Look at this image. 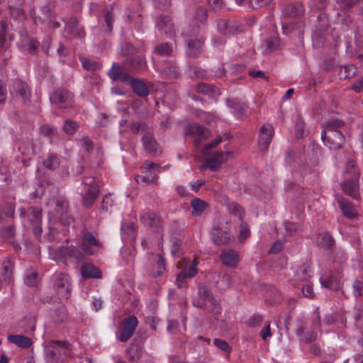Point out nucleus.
Returning a JSON list of instances; mask_svg holds the SVG:
<instances>
[{
    "label": "nucleus",
    "mask_w": 363,
    "mask_h": 363,
    "mask_svg": "<svg viewBox=\"0 0 363 363\" xmlns=\"http://www.w3.org/2000/svg\"><path fill=\"white\" fill-rule=\"evenodd\" d=\"M222 264L228 268L237 267L240 262L239 253L232 249H224L219 255Z\"/></svg>",
    "instance_id": "dca6fc26"
},
{
    "label": "nucleus",
    "mask_w": 363,
    "mask_h": 363,
    "mask_svg": "<svg viewBox=\"0 0 363 363\" xmlns=\"http://www.w3.org/2000/svg\"><path fill=\"white\" fill-rule=\"evenodd\" d=\"M204 40L203 38L189 40L187 43V55L191 57L199 55L201 52Z\"/></svg>",
    "instance_id": "cd10ccee"
},
{
    "label": "nucleus",
    "mask_w": 363,
    "mask_h": 363,
    "mask_svg": "<svg viewBox=\"0 0 363 363\" xmlns=\"http://www.w3.org/2000/svg\"><path fill=\"white\" fill-rule=\"evenodd\" d=\"M156 26L166 35L172 34L174 30L172 20L169 16H160L156 20Z\"/></svg>",
    "instance_id": "b1692460"
},
{
    "label": "nucleus",
    "mask_w": 363,
    "mask_h": 363,
    "mask_svg": "<svg viewBox=\"0 0 363 363\" xmlns=\"http://www.w3.org/2000/svg\"><path fill=\"white\" fill-rule=\"evenodd\" d=\"M304 13L303 6L300 2H295L289 4L283 8L282 15L284 17H300Z\"/></svg>",
    "instance_id": "412c9836"
},
{
    "label": "nucleus",
    "mask_w": 363,
    "mask_h": 363,
    "mask_svg": "<svg viewBox=\"0 0 363 363\" xmlns=\"http://www.w3.org/2000/svg\"><path fill=\"white\" fill-rule=\"evenodd\" d=\"M123 67L128 72L139 74L147 70V65L144 56L138 55L123 61Z\"/></svg>",
    "instance_id": "423d86ee"
},
{
    "label": "nucleus",
    "mask_w": 363,
    "mask_h": 363,
    "mask_svg": "<svg viewBox=\"0 0 363 363\" xmlns=\"http://www.w3.org/2000/svg\"><path fill=\"white\" fill-rule=\"evenodd\" d=\"M317 245L325 250H331L335 245L333 237L328 233H319L316 238Z\"/></svg>",
    "instance_id": "c85d7f7f"
},
{
    "label": "nucleus",
    "mask_w": 363,
    "mask_h": 363,
    "mask_svg": "<svg viewBox=\"0 0 363 363\" xmlns=\"http://www.w3.org/2000/svg\"><path fill=\"white\" fill-rule=\"evenodd\" d=\"M50 101L60 108H66L72 106L73 96L65 89H57L50 94Z\"/></svg>",
    "instance_id": "39448f33"
},
{
    "label": "nucleus",
    "mask_w": 363,
    "mask_h": 363,
    "mask_svg": "<svg viewBox=\"0 0 363 363\" xmlns=\"http://www.w3.org/2000/svg\"><path fill=\"white\" fill-rule=\"evenodd\" d=\"M25 284L30 287L35 286L38 282V274L37 272H31L28 274L24 279Z\"/></svg>",
    "instance_id": "13d9d810"
},
{
    "label": "nucleus",
    "mask_w": 363,
    "mask_h": 363,
    "mask_svg": "<svg viewBox=\"0 0 363 363\" xmlns=\"http://www.w3.org/2000/svg\"><path fill=\"white\" fill-rule=\"evenodd\" d=\"M199 296L202 302L206 301L213 296L211 291L206 286L203 284L199 286Z\"/></svg>",
    "instance_id": "052dcab7"
},
{
    "label": "nucleus",
    "mask_w": 363,
    "mask_h": 363,
    "mask_svg": "<svg viewBox=\"0 0 363 363\" xmlns=\"http://www.w3.org/2000/svg\"><path fill=\"white\" fill-rule=\"evenodd\" d=\"M184 135H197L201 138H207L210 135V132L208 130V128H206L205 126L200 125L199 123H190L186 126V128L184 130Z\"/></svg>",
    "instance_id": "5701e85b"
},
{
    "label": "nucleus",
    "mask_w": 363,
    "mask_h": 363,
    "mask_svg": "<svg viewBox=\"0 0 363 363\" xmlns=\"http://www.w3.org/2000/svg\"><path fill=\"white\" fill-rule=\"evenodd\" d=\"M211 239L216 245H228L235 240L234 236L231 235L230 229L228 226L220 225H216L212 228Z\"/></svg>",
    "instance_id": "20e7f679"
},
{
    "label": "nucleus",
    "mask_w": 363,
    "mask_h": 363,
    "mask_svg": "<svg viewBox=\"0 0 363 363\" xmlns=\"http://www.w3.org/2000/svg\"><path fill=\"white\" fill-rule=\"evenodd\" d=\"M88 186L85 194L82 196V205L86 208L91 207L99 194V186L93 179L84 182Z\"/></svg>",
    "instance_id": "1a4fd4ad"
},
{
    "label": "nucleus",
    "mask_w": 363,
    "mask_h": 363,
    "mask_svg": "<svg viewBox=\"0 0 363 363\" xmlns=\"http://www.w3.org/2000/svg\"><path fill=\"white\" fill-rule=\"evenodd\" d=\"M139 218L143 224L150 226L155 232L160 233L163 231L162 219L155 213L143 212L140 215Z\"/></svg>",
    "instance_id": "9b49d317"
},
{
    "label": "nucleus",
    "mask_w": 363,
    "mask_h": 363,
    "mask_svg": "<svg viewBox=\"0 0 363 363\" xmlns=\"http://www.w3.org/2000/svg\"><path fill=\"white\" fill-rule=\"evenodd\" d=\"M64 34L67 38H83L85 36V31L83 27L79 26V21L75 17H72L67 21Z\"/></svg>",
    "instance_id": "f8f14e48"
},
{
    "label": "nucleus",
    "mask_w": 363,
    "mask_h": 363,
    "mask_svg": "<svg viewBox=\"0 0 363 363\" xmlns=\"http://www.w3.org/2000/svg\"><path fill=\"white\" fill-rule=\"evenodd\" d=\"M213 344L216 347H217L220 350L227 352L228 354H229L232 350L231 347L225 340H220L218 338H216L213 340Z\"/></svg>",
    "instance_id": "e2e57ef3"
},
{
    "label": "nucleus",
    "mask_w": 363,
    "mask_h": 363,
    "mask_svg": "<svg viewBox=\"0 0 363 363\" xmlns=\"http://www.w3.org/2000/svg\"><path fill=\"white\" fill-rule=\"evenodd\" d=\"M40 133L45 136L48 137L52 141L54 139L58 138V133L55 128L44 124L40 128Z\"/></svg>",
    "instance_id": "c03bdc74"
},
{
    "label": "nucleus",
    "mask_w": 363,
    "mask_h": 363,
    "mask_svg": "<svg viewBox=\"0 0 363 363\" xmlns=\"http://www.w3.org/2000/svg\"><path fill=\"white\" fill-rule=\"evenodd\" d=\"M13 266L9 258H6L2 263L1 279L3 281L9 284L13 276Z\"/></svg>",
    "instance_id": "473e14b6"
},
{
    "label": "nucleus",
    "mask_w": 363,
    "mask_h": 363,
    "mask_svg": "<svg viewBox=\"0 0 363 363\" xmlns=\"http://www.w3.org/2000/svg\"><path fill=\"white\" fill-rule=\"evenodd\" d=\"M345 125V122L342 120L337 118H331L325 121L323 124V130H325L326 133H333V131H338L337 129L342 127Z\"/></svg>",
    "instance_id": "e433bc0d"
},
{
    "label": "nucleus",
    "mask_w": 363,
    "mask_h": 363,
    "mask_svg": "<svg viewBox=\"0 0 363 363\" xmlns=\"http://www.w3.org/2000/svg\"><path fill=\"white\" fill-rule=\"evenodd\" d=\"M321 139L323 143L332 150H339L344 143V136L340 131H333L328 134L325 130L321 132Z\"/></svg>",
    "instance_id": "9d476101"
},
{
    "label": "nucleus",
    "mask_w": 363,
    "mask_h": 363,
    "mask_svg": "<svg viewBox=\"0 0 363 363\" xmlns=\"http://www.w3.org/2000/svg\"><path fill=\"white\" fill-rule=\"evenodd\" d=\"M7 339L9 342L24 349H27L33 345V341L30 337L22 335H9Z\"/></svg>",
    "instance_id": "7c9ffc66"
},
{
    "label": "nucleus",
    "mask_w": 363,
    "mask_h": 363,
    "mask_svg": "<svg viewBox=\"0 0 363 363\" xmlns=\"http://www.w3.org/2000/svg\"><path fill=\"white\" fill-rule=\"evenodd\" d=\"M79 127V125L77 122L71 119H67L65 122L63 130L68 135H73Z\"/></svg>",
    "instance_id": "5fc2aeb1"
},
{
    "label": "nucleus",
    "mask_w": 363,
    "mask_h": 363,
    "mask_svg": "<svg viewBox=\"0 0 363 363\" xmlns=\"http://www.w3.org/2000/svg\"><path fill=\"white\" fill-rule=\"evenodd\" d=\"M138 320L135 315H130L124 319L122 322L119 340L121 342H127L133 335L137 326Z\"/></svg>",
    "instance_id": "0eeeda50"
},
{
    "label": "nucleus",
    "mask_w": 363,
    "mask_h": 363,
    "mask_svg": "<svg viewBox=\"0 0 363 363\" xmlns=\"http://www.w3.org/2000/svg\"><path fill=\"white\" fill-rule=\"evenodd\" d=\"M353 294L355 297L363 296V282L359 280H355L353 283Z\"/></svg>",
    "instance_id": "774afa93"
},
{
    "label": "nucleus",
    "mask_w": 363,
    "mask_h": 363,
    "mask_svg": "<svg viewBox=\"0 0 363 363\" xmlns=\"http://www.w3.org/2000/svg\"><path fill=\"white\" fill-rule=\"evenodd\" d=\"M60 158L55 155H51L48 159L43 161V166L50 170L56 169L60 166Z\"/></svg>",
    "instance_id": "a18cd8bd"
},
{
    "label": "nucleus",
    "mask_w": 363,
    "mask_h": 363,
    "mask_svg": "<svg viewBox=\"0 0 363 363\" xmlns=\"http://www.w3.org/2000/svg\"><path fill=\"white\" fill-rule=\"evenodd\" d=\"M79 60L83 67L89 71H96L101 67V65L99 62L84 56H79Z\"/></svg>",
    "instance_id": "a19ab883"
},
{
    "label": "nucleus",
    "mask_w": 363,
    "mask_h": 363,
    "mask_svg": "<svg viewBox=\"0 0 363 363\" xmlns=\"http://www.w3.org/2000/svg\"><path fill=\"white\" fill-rule=\"evenodd\" d=\"M131 87L133 92L140 98H145L150 94V87H153L154 84L152 82H145L144 79L131 77L128 82Z\"/></svg>",
    "instance_id": "6e6552de"
},
{
    "label": "nucleus",
    "mask_w": 363,
    "mask_h": 363,
    "mask_svg": "<svg viewBox=\"0 0 363 363\" xmlns=\"http://www.w3.org/2000/svg\"><path fill=\"white\" fill-rule=\"evenodd\" d=\"M190 204L192 208L191 214L195 216H200L207 206L206 201L199 198L192 199Z\"/></svg>",
    "instance_id": "58836bf2"
},
{
    "label": "nucleus",
    "mask_w": 363,
    "mask_h": 363,
    "mask_svg": "<svg viewBox=\"0 0 363 363\" xmlns=\"http://www.w3.org/2000/svg\"><path fill=\"white\" fill-rule=\"evenodd\" d=\"M357 73V67L354 65H345L340 67L338 73L340 79H347L353 77Z\"/></svg>",
    "instance_id": "37998d69"
},
{
    "label": "nucleus",
    "mask_w": 363,
    "mask_h": 363,
    "mask_svg": "<svg viewBox=\"0 0 363 363\" xmlns=\"http://www.w3.org/2000/svg\"><path fill=\"white\" fill-rule=\"evenodd\" d=\"M142 143L145 151L152 156L162 152V149L152 133L145 132L142 137Z\"/></svg>",
    "instance_id": "4468645a"
},
{
    "label": "nucleus",
    "mask_w": 363,
    "mask_h": 363,
    "mask_svg": "<svg viewBox=\"0 0 363 363\" xmlns=\"http://www.w3.org/2000/svg\"><path fill=\"white\" fill-rule=\"evenodd\" d=\"M193 305L197 308H203L208 312L213 313L215 315L220 313L221 307L213 296L206 300L204 302L199 301H194Z\"/></svg>",
    "instance_id": "6ab92c4d"
},
{
    "label": "nucleus",
    "mask_w": 363,
    "mask_h": 363,
    "mask_svg": "<svg viewBox=\"0 0 363 363\" xmlns=\"http://www.w3.org/2000/svg\"><path fill=\"white\" fill-rule=\"evenodd\" d=\"M274 135V128L271 124H264L259 130L258 145L262 152H265L272 141Z\"/></svg>",
    "instance_id": "2eb2a0df"
},
{
    "label": "nucleus",
    "mask_w": 363,
    "mask_h": 363,
    "mask_svg": "<svg viewBox=\"0 0 363 363\" xmlns=\"http://www.w3.org/2000/svg\"><path fill=\"white\" fill-rule=\"evenodd\" d=\"M104 16V21L106 23V25L108 28V32L111 33L113 30V18H114V13H113V7L106 8L103 11Z\"/></svg>",
    "instance_id": "49530a36"
},
{
    "label": "nucleus",
    "mask_w": 363,
    "mask_h": 363,
    "mask_svg": "<svg viewBox=\"0 0 363 363\" xmlns=\"http://www.w3.org/2000/svg\"><path fill=\"white\" fill-rule=\"evenodd\" d=\"M10 93L13 99L20 101L23 104H30L31 89L26 82L21 79H14L10 86Z\"/></svg>",
    "instance_id": "7ed1b4c3"
},
{
    "label": "nucleus",
    "mask_w": 363,
    "mask_h": 363,
    "mask_svg": "<svg viewBox=\"0 0 363 363\" xmlns=\"http://www.w3.org/2000/svg\"><path fill=\"white\" fill-rule=\"evenodd\" d=\"M35 147L36 144L28 139L27 142L20 144L18 149L23 155H35L37 154Z\"/></svg>",
    "instance_id": "79ce46f5"
},
{
    "label": "nucleus",
    "mask_w": 363,
    "mask_h": 363,
    "mask_svg": "<svg viewBox=\"0 0 363 363\" xmlns=\"http://www.w3.org/2000/svg\"><path fill=\"white\" fill-rule=\"evenodd\" d=\"M27 216L32 225L41 224L42 209L37 206H30L27 209Z\"/></svg>",
    "instance_id": "f704fd0d"
},
{
    "label": "nucleus",
    "mask_w": 363,
    "mask_h": 363,
    "mask_svg": "<svg viewBox=\"0 0 363 363\" xmlns=\"http://www.w3.org/2000/svg\"><path fill=\"white\" fill-rule=\"evenodd\" d=\"M358 179L359 175H355L351 179H347L342 184L343 191L355 199H359L360 197L359 193Z\"/></svg>",
    "instance_id": "aec40b11"
},
{
    "label": "nucleus",
    "mask_w": 363,
    "mask_h": 363,
    "mask_svg": "<svg viewBox=\"0 0 363 363\" xmlns=\"http://www.w3.org/2000/svg\"><path fill=\"white\" fill-rule=\"evenodd\" d=\"M72 346L68 341L51 340L45 347L47 357L55 358L72 357Z\"/></svg>",
    "instance_id": "f257e3e1"
},
{
    "label": "nucleus",
    "mask_w": 363,
    "mask_h": 363,
    "mask_svg": "<svg viewBox=\"0 0 363 363\" xmlns=\"http://www.w3.org/2000/svg\"><path fill=\"white\" fill-rule=\"evenodd\" d=\"M284 226L289 235H293L294 233H298L301 230V225L296 223L285 222Z\"/></svg>",
    "instance_id": "338daca9"
},
{
    "label": "nucleus",
    "mask_w": 363,
    "mask_h": 363,
    "mask_svg": "<svg viewBox=\"0 0 363 363\" xmlns=\"http://www.w3.org/2000/svg\"><path fill=\"white\" fill-rule=\"evenodd\" d=\"M154 52L160 56L168 57L172 55L173 48L169 43H162L155 47Z\"/></svg>",
    "instance_id": "ea45409f"
},
{
    "label": "nucleus",
    "mask_w": 363,
    "mask_h": 363,
    "mask_svg": "<svg viewBox=\"0 0 363 363\" xmlns=\"http://www.w3.org/2000/svg\"><path fill=\"white\" fill-rule=\"evenodd\" d=\"M83 239L85 242H86L89 245L92 246H96L99 247H102V245L99 242L98 240H96L94 235L91 232H86L84 233Z\"/></svg>",
    "instance_id": "680f3d73"
},
{
    "label": "nucleus",
    "mask_w": 363,
    "mask_h": 363,
    "mask_svg": "<svg viewBox=\"0 0 363 363\" xmlns=\"http://www.w3.org/2000/svg\"><path fill=\"white\" fill-rule=\"evenodd\" d=\"M195 90L200 94L215 97L220 95L218 89L212 84L199 83L195 86Z\"/></svg>",
    "instance_id": "2f4dec72"
},
{
    "label": "nucleus",
    "mask_w": 363,
    "mask_h": 363,
    "mask_svg": "<svg viewBox=\"0 0 363 363\" xmlns=\"http://www.w3.org/2000/svg\"><path fill=\"white\" fill-rule=\"evenodd\" d=\"M82 147L89 152L94 151V142L89 136H84L80 139Z\"/></svg>",
    "instance_id": "69168bd1"
},
{
    "label": "nucleus",
    "mask_w": 363,
    "mask_h": 363,
    "mask_svg": "<svg viewBox=\"0 0 363 363\" xmlns=\"http://www.w3.org/2000/svg\"><path fill=\"white\" fill-rule=\"evenodd\" d=\"M147 128V125L145 122L138 121L131 123L130 130L133 134H138L140 131L145 130Z\"/></svg>",
    "instance_id": "0e129e2a"
},
{
    "label": "nucleus",
    "mask_w": 363,
    "mask_h": 363,
    "mask_svg": "<svg viewBox=\"0 0 363 363\" xmlns=\"http://www.w3.org/2000/svg\"><path fill=\"white\" fill-rule=\"evenodd\" d=\"M68 221L60 220L55 222L52 225L49 227V233L48 234V238L50 241L60 242L62 240L61 235L64 237L67 236L68 229L67 225Z\"/></svg>",
    "instance_id": "ddd939ff"
},
{
    "label": "nucleus",
    "mask_w": 363,
    "mask_h": 363,
    "mask_svg": "<svg viewBox=\"0 0 363 363\" xmlns=\"http://www.w3.org/2000/svg\"><path fill=\"white\" fill-rule=\"evenodd\" d=\"M26 325L23 326V331L26 333H33L35 330L36 318L30 316L25 319Z\"/></svg>",
    "instance_id": "603ef678"
},
{
    "label": "nucleus",
    "mask_w": 363,
    "mask_h": 363,
    "mask_svg": "<svg viewBox=\"0 0 363 363\" xmlns=\"http://www.w3.org/2000/svg\"><path fill=\"white\" fill-rule=\"evenodd\" d=\"M338 203L345 216L349 218H353L355 217V211L352 206L344 201H339Z\"/></svg>",
    "instance_id": "09e8293b"
},
{
    "label": "nucleus",
    "mask_w": 363,
    "mask_h": 363,
    "mask_svg": "<svg viewBox=\"0 0 363 363\" xmlns=\"http://www.w3.org/2000/svg\"><path fill=\"white\" fill-rule=\"evenodd\" d=\"M23 4V0H18V3H13V0H10V5L9 9L11 16L14 18H21L25 16L23 9L21 7Z\"/></svg>",
    "instance_id": "c9c22d12"
},
{
    "label": "nucleus",
    "mask_w": 363,
    "mask_h": 363,
    "mask_svg": "<svg viewBox=\"0 0 363 363\" xmlns=\"http://www.w3.org/2000/svg\"><path fill=\"white\" fill-rule=\"evenodd\" d=\"M230 23L227 19H220L217 21V28L218 31L224 35L233 32L232 28H229Z\"/></svg>",
    "instance_id": "6e6d98bb"
},
{
    "label": "nucleus",
    "mask_w": 363,
    "mask_h": 363,
    "mask_svg": "<svg viewBox=\"0 0 363 363\" xmlns=\"http://www.w3.org/2000/svg\"><path fill=\"white\" fill-rule=\"evenodd\" d=\"M53 289L58 296L67 300L71 296L72 282L68 274L56 272L53 275Z\"/></svg>",
    "instance_id": "f03ea898"
},
{
    "label": "nucleus",
    "mask_w": 363,
    "mask_h": 363,
    "mask_svg": "<svg viewBox=\"0 0 363 363\" xmlns=\"http://www.w3.org/2000/svg\"><path fill=\"white\" fill-rule=\"evenodd\" d=\"M62 255L74 258L77 262H80L84 259L83 252L78 247L71 245L62 249Z\"/></svg>",
    "instance_id": "72a5a7b5"
},
{
    "label": "nucleus",
    "mask_w": 363,
    "mask_h": 363,
    "mask_svg": "<svg viewBox=\"0 0 363 363\" xmlns=\"http://www.w3.org/2000/svg\"><path fill=\"white\" fill-rule=\"evenodd\" d=\"M227 105L233 109V113L237 117L244 118L247 116V105L238 99H227Z\"/></svg>",
    "instance_id": "bb28decb"
},
{
    "label": "nucleus",
    "mask_w": 363,
    "mask_h": 363,
    "mask_svg": "<svg viewBox=\"0 0 363 363\" xmlns=\"http://www.w3.org/2000/svg\"><path fill=\"white\" fill-rule=\"evenodd\" d=\"M52 320L57 323L63 322L67 317L65 307L62 305L57 310L53 311L52 313Z\"/></svg>",
    "instance_id": "de8ad7c7"
},
{
    "label": "nucleus",
    "mask_w": 363,
    "mask_h": 363,
    "mask_svg": "<svg viewBox=\"0 0 363 363\" xmlns=\"http://www.w3.org/2000/svg\"><path fill=\"white\" fill-rule=\"evenodd\" d=\"M354 325L363 335V305L357 308L354 314Z\"/></svg>",
    "instance_id": "8fccbe9b"
},
{
    "label": "nucleus",
    "mask_w": 363,
    "mask_h": 363,
    "mask_svg": "<svg viewBox=\"0 0 363 363\" xmlns=\"http://www.w3.org/2000/svg\"><path fill=\"white\" fill-rule=\"evenodd\" d=\"M311 269L310 265L308 264H302L297 273L299 279H302L303 281H307L311 277Z\"/></svg>",
    "instance_id": "864d4df0"
},
{
    "label": "nucleus",
    "mask_w": 363,
    "mask_h": 363,
    "mask_svg": "<svg viewBox=\"0 0 363 363\" xmlns=\"http://www.w3.org/2000/svg\"><path fill=\"white\" fill-rule=\"evenodd\" d=\"M198 273V269L194 264V263H191L190 267L188 269H184L182 272H180V278L179 279H187V278H192L196 275Z\"/></svg>",
    "instance_id": "bf43d9fd"
},
{
    "label": "nucleus",
    "mask_w": 363,
    "mask_h": 363,
    "mask_svg": "<svg viewBox=\"0 0 363 363\" xmlns=\"http://www.w3.org/2000/svg\"><path fill=\"white\" fill-rule=\"evenodd\" d=\"M267 48L269 51H274L280 46V38L278 37H270L265 40Z\"/></svg>",
    "instance_id": "4d7b16f0"
},
{
    "label": "nucleus",
    "mask_w": 363,
    "mask_h": 363,
    "mask_svg": "<svg viewBox=\"0 0 363 363\" xmlns=\"http://www.w3.org/2000/svg\"><path fill=\"white\" fill-rule=\"evenodd\" d=\"M143 348L139 344L131 342L126 350V356L130 362L138 363L143 355Z\"/></svg>",
    "instance_id": "a878e982"
},
{
    "label": "nucleus",
    "mask_w": 363,
    "mask_h": 363,
    "mask_svg": "<svg viewBox=\"0 0 363 363\" xmlns=\"http://www.w3.org/2000/svg\"><path fill=\"white\" fill-rule=\"evenodd\" d=\"M223 155V154H221L219 152L213 153L211 157L204 160L203 164L201 168H208L213 172L217 171L220 169L221 164L225 162Z\"/></svg>",
    "instance_id": "a211bd4d"
},
{
    "label": "nucleus",
    "mask_w": 363,
    "mask_h": 363,
    "mask_svg": "<svg viewBox=\"0 0 363 363\" xmlns=\"http://www.w3.org/2000/svg\"><path fill=\"white\" fill-rule=\"evenodd\" d=\"M329 28L328 16L325 13H320L317 17L314 33L318 38L323 37L328 32Z\"/></svg>",
    "instance_id": "4be33fe9"
},
{
    "label": "nucleus",
    "mask_w": 363,
    "mask_h": 363,
    "mask_svg": "<svg viewBox=\"0 0 363 363\" xmlns=\"http://www.w3.org/2000/svg\"><path fill=\"white\" fill-rule=\"evenodd\" d=\"M228 210L231 214L238 216L240 220L243 219L245 213L239 204L236 203H230L228 205Z\"/></svg>",
    "instance_id": "3c124183"
},
{
    "label": "nucleus",
    "mask_w": 363,
    "mask_h": 363,
    "mask_svg": "<svg viewBox=\"0 0 363 363\" xmlns=\"http://www.w3.org/2000/svg\"><path fill=\"white\" fill-rule=\"evenodd\" d=\"M108 76L114 82H121L127 83L130 79V75L126 72L121 65L118 63H113L111 68L108 72Z\"/></svg>",
    "instance_id": "f3484780"
},
{
    "label": "nucleus",
    "mask_w": 363,
    "mask_h": 363,
    "mask_svg": "<svg viewBox=\"0 0 363 363\" xmlns=\"http://www.w3.org/2000/svg\"><path fill=\"white\" fill-rule=\"evenodd\" d=\"M194 18L201 24L206 25L208 20L207 9L201 5L196 6L194 11Z\"/></svg>",
    "instance_id": "4c0bfd02"
},
{
    "label": "nucleus",
    "mask_w": 363,
    "mask_h": 363,
    "mask_svg": "<svg viewBox=\"0 0 363 363\" xmlns=\"http://www.w3.org/2000/svg\"><path fill=\"white\" fill-rule=\"evenodd\" d=\"M81 274L84 279H100L101 271L92 264L86 263L81 267Z\"/></svg>",
    "instance_id": "393cba45"
},
{
    "label": "nucleus",
    "mask_w": 363,
    "mask_h": 363,
    "mask_svg": "<svg viewBox=\"0 0 363 363\" xmlns=\"http://www.w3.org/2000/svg\"><path fill=\"white\" fill-rule=\"evenodd\" d=\"M320 283L323 287L335 291L339 290L341 287L340 278L334 274H330L325 278L321 277Z\"/></svg>",
    "instance_id": "c756f323"
}]
</instances>
